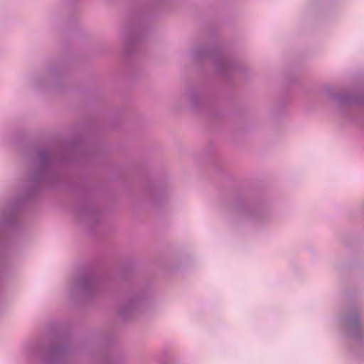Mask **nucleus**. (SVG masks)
I'll return each mask as SVG.
<instances>
[{"mask_svg": "<svg viewBox=\"0 0 364 364\" xmlns=\"http://www.w3.org/2000/svg\"><path fill=\"white\" fill-rule=\"evenodd\" d=\"M346 323L349 326H356L358 324V320L355 318H347L346 320Z\"/></svg>", "mask_w": 364, "mask_h": 364, "instance_id": "1", "label": "nucleus"}, {"mask_svg": "<svg viewBox=\"0 0 364 364\" xmlns=\"http://www.w3.org/2000/svg\"><path fill=\"white\" fill-rule=\"evenodd\" d=\"M337 100L340 103H342V104H344V103L351 101L350 100H348L346 96H343V95L338 97Z\"/></svg>", "mask_w": 364, "mask_h": 364, "instance_id": "2", "label": "nucleus"}]
</instances>
